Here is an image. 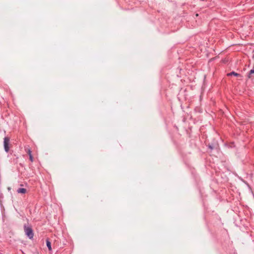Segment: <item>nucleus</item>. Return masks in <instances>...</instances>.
<instances>
[{
  "instance_id": "obj_8",
  "label": "nucleus",
  "mask_w": 254,
  "mask_h": 254,
  "mask_svg": "<svg viewBox=\"0 0 254 254\" xmlns=\"http://www.w3.org/2000/svg\"><path fill=\"white\" fill-rule=\"evenodd\" d=\"M28 153L29 155H32L31 151L30 149L28 150Z\"/></svg>"
},
{
  "instance_id": "obj_5",
  "label": "nucleus",
  "mask_w": 254,
  "mask_h": 254,
  "mask_svg": "<svg viewBox=\"0 0 254 254\" xmlns=\"http://www.w3.org/2000/svg\"><path fill=\"white\" fill-rule=\"evenodd\" d=\"M46 245L49 251L52 250L51 244L49 240L46 241Z\"/></svg>"
},
{
  "instance_id": "obj_7",
  "label": "nucleus",
  "mask_w": 254,
  "mask_h": 254,
  "mask_svg": "<svg viewBox=\"0 0 254 254\" xmlns=\"http://www.w3.org/2000/svg\"><path fill=\"white\" fill-rule=\"evenodd\" d=\"M30 160L31 162L33 161V158L32 156V155H29Z\"/></svg>"
},
{
  "instance_id": "obj_2",
  "label": "nucleus",
  "mask_w": 254,
  "mask_h": 254,
  "mask_svg": "<svg viewBox=\"0 0 254 254\" xmlns=\"http://www.w3.org/2000/svg\"><path fill=\"white\" fill-rule=\"evenodd\" d=\"M9 139L7 137H5L4 138L3 141V145H4V148L5 152H8L9 151Z\"/></svg>"
},
{
  "instance_id": "obj_3",
  "label": "nucleus",
  "mask_w": 254,
  "mask_h": 254,
  "mask_svg": "<svg viewBox=\"0 0 254 254\" xmlns=\"http://www.w3.org/2000/svg\"><path fill=\"white\" fill-rule=\"evenodd\" d=\"M18 193H25L26 192V190L24 188H19L17 190Z\"/></svg>"
},
{
  "instance_id": "obj_9",
  "label": "nucleus",
  "mask_w": 254,
  "mask_h": 254,
  "mask_svg": "<svg viewBox=\"0 0 254 254\" xmlns=\"http://www.w3.org/2000/svg\"><path fill=\"white\" fill-rule=\"evenodd\" d=\"M209 147L212 149V147L211 146H209Z\"/></svg>"
},
{
  "instance_id": "obj_1",
  "label": "nucleus",
  "mask_w": 254,
  "mask_h": 254,
  "mask_svg": "<svg viewBox=\"0 0 254 254\" xmlns=\"http://www.w3.org/2000/svg\"><path fill=\"white\" fill-rule=\"evenodd\" d=\"M24 232L26 235L30 239H31L33 238L34 233L33 230L31 226L25 225L24 226Z\"/></svg>"
},
{
  "instance_id": "obj_6",
  "label": "nucleus",
  "mask_w": 254,
  "mask_h": 254,
  "mask_svg": "<svg viewBox=\"0 0 254 254\" xmlns=\"http://www.w3.org/2000/svg\"><path fill=\"white\" fill-rule=\"evenodd\" d=\"M254 73V68L253 69H251L249 72V74H253Z\"/></svg>"
},
{
  "instance_id": "obj_4",
  "label": "nucleus",
  "mask_w": 254,
  "mask_h": 254,
  "mask_svg": "<svg viewBox=\"0 0 254 254\" xmlns=\"http://www.w3.org/2000/svg\"><path fill=\"white\" fill-rule=\"evenodd\" d=\"M232 75H235L236 76H240V75L239 74H238L234 71L231 72L227 74L228 76H231Z\"/></svg>"
}]
</instances>
